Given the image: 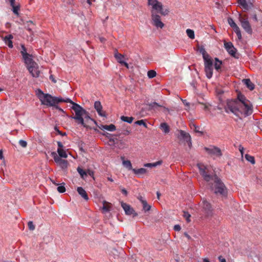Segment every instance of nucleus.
I'll list each match as a JSON object with an SVG mask.
<instances>
[{
    "mask_svg": "<svg viewBox=\"0 0 262 262\" xmlns=\"http://www.w3.org/2000/svg\"><path fill=\"white\" fill-rule=\"evenodd\" d=\"M197 166L200 174L207 182L210 190L217 196L226 197L227 189L221 179L216 174H213L209 168L204 164L198 163Z\"/></svg>",
    "mask_w": 262,
    "mask_h": 262,
    "instance_id": "f257e3e1",
    "label": "nucleus"
},
{
    "mask_svg": "<svg viewBox=\"0 0 262 262\" xmlns=\"http://www.w3.org/2000/svg\"><path fill=\"white\" fill-rule=\"evenodd\" d=\"M246 107L241 104H238L236 102H227L225 106V111L226 113H232L239 119L247 117L253 113V106L251 103L248 104Z\"/></svg>",
    "mask_w": 262,
    "mask_h": 262,
    "instance_id": "f03ea898",
    "label": "nucleus"
},
{
    "mask_svg": "<svg viewBox=\"0 0 262 262\" xmlns=\"http://www.w3.org/2000/svg\"><path fill=\"white\" fill-rule=\"evenodd\" d=\"M36 95L41 104L49 106H55V104L59 102H72V100L69 98L64 99L61 97H53L50 94L43 93L39 89L38 90Z\"/></svg>",
    "mask_w": 262,
    "mask_h": 262,
    "instance_id": "7ed1b4c3",
    "label": "nucleus"
},
{
    "mask_svg": "<svg viewBox=\"0 0 262 262\" xmlns=\"http://www.w3.org/2000/svg\"><path fill=\"white\" fill-rule=\"evenodd\" d=\"M72 104L71 108L75 112V116L71 118L77 121L78 124H81L83 127H87L88 125L84 123L83 116L85 114V110L80 105L73 102H70Z\"/></svg>",
    "mask_w": 262,
    "mask_h": 262,
    "instance_id": "20e7f679",
    "label": "nucleus"
},
{
    "mask_svg": "<svg viewBox=\"0 0 262 262\" xmlns=\"http://www.w3.org/2000/svg\"><path fill=\"white\" fill-rule=\"evenodd\" d=\"M148 5L152 7L151 11H154L157 13H160L164 16L168 14V11L167 10L164 11L162 4L157 0H148Z\"/></svg>",
    "mask_w": 262,
    "mask_h": 262,
    "instance_id": "39448f33",
    "label": "nucleus"
},
{
    "mask_svg": "<svg viewBox=\"0 0 262 262\" xmlns=\"http://www.w3.org/2000/svg\"><path fill=\"white\" fill-rule=\"evenodd\" d=\"M25 63L27 64V68L33 77H39L40 71L38 70V66L33 59H32V61Z\"/></svg>",
    "mask_w": 262,
    "mask_h": 262,
    "instance_id": "423d86ee",
    "label": "nucleus"
},
{
    "mask_svg": "<svg viewBox=\"0 0 262 262\" xmlns=\"http://www.w3.org/2000/svg\"><path fill=\"white\" fill-rule=\"evenodd\" d=\"M201 206L202 208V211L206 216H209L212 215L213 209L209 202L205 199H203Z\"/></svg>",
    "mask_w": 262,
    "mask_h": 262,
    "instance_id": "0eeeda50",
    "label": "nucleus"
},
{
    "mask_svg": "<svg viewBox=\"0 0 262 262\" xmlns=\"http://www.w3.org/2000/svg\"><path fill=\"white\" fill-rule=\"evenodd\" d=\"M153 25L157 28H162L164 24L161 21L160 16L154 11H151Z\"/></svg>",
    "mask_w": 262,
    "mask_h": 262,
    "instance_id": "6e6552de",
    "label": "nucleus"
},
{
    "mask_svg": "<svg viewBox=\"0 0 262 262\" xmlns=\"http://www.w3.org/2000/svg\"><path fill=\"white\" fill-rule=\"evenodd\" d=\"M239 20L241 23V26L245 31L247 33L251 34L252 33V29L247 19L241 17L239 18Z\"/></svg>",
    "mask_w": 262,
    "mask_h": 262,
    "instance_id": "1a4fd4ad",
    "label": "nucleus"
},
{
    "mask_svg": "<svg viewBox=\"0 0 262 262\" xmlns=\"http://www.w3.org/2000/svg\"><path fill=\"white\" fill-rule=\"evenodd\" d=\"M227 102H236L238 104H241L243 106H248V104L251 103L250 101L246 99V98L242 94H238L237 96V100H228Z\"/></svg>",
    "mask_w": 262,
    "mask_h": 262,
    "instance_id": "9d476101",
    "label": "nucleus"
},
{
    "mask_svg": "<svg viewBox=\"0 0 262 262\" xmlns=\"http://www.w3.org/2000/svg\"><path fill=\"white\" fill-rule=\"evenodd\" d=\"M121 206L123 208L125 213L127 215H133V217L136 216L138 215V214L135 212L134 209L130 207V205L127 204L126 203L121 202Z\"/></svg>",
    "mask_w": 262,
    "mask_h": 262,
    "instance_id": "9b49d317",
    "label": "nucleus"
},
{
    "mask_svg": "<svg viewBox=\"0 0 262 262\" xmlns=\"http://www.w3.org/2000/svg\"><path fill=\"white\" fill-rule=\"evenodd\" d=\"M224 47L228 53L232 56L235 57L236 49L234 47L233 44L231 42H225Z\"/></svg>",
    "mask_w": 262,
    "mask_h": 262,
    "instance_id": "f8f14e48",
    "label": "nucleus"
},
{
    "mask_svg": "<svg viewBox=\"0 0 262 262\" xmlns=\"http://www.w3.org/2000/svg\"><path fill=\"white\" fill-rule=\"evenodd\" d=\"M178 138L180 140H183L185 142L188 143L189 145L191 144V138L188 133H187L182 130H180L179 131V135H178Z\"/></svg>",
    "mask_w": 262,
    "mask_h": 262,
    "instance_id": "ddd939ff",
    "label": "nucleus"
},
{
    "mask_svg": "<svg viewBox=\"0 0 262 262\" xmlns=\"http://www.w3.org/2000/svg\"><path fill=\"white\" fill-rule=\"evenodd\" d=\"M178 138L180 140H183L185 142L188 143L189 145L191 144V138L188 133H187L182 130H180L179 131V135H178Z\"/></svg>",
    "mask_w": 262,
    "mask_h": 262,
    "instance_id": "4468645a",
    "label": "nucleus"
},
{
    "mask_svg": "<svg viewBox=\"0 0 262 262\" xmlns=\"http://www.w3.org/2000/svg\"><path fill=\"white\" fill-rule=\"evenodd\" d=\"M51 155L53 157L54 161L57 163L59 164L62 168H65L67 167L68 163L67 161L61 159V158L58 157L55 152H52Z\"/></svg>",
    "mask_w": 262,
    "mask_h": 262,
    "instance_id": "2eb2a0df",
    "label": "nucleus"
},
{
    "mask_svg": "<svg viewBox=\"0 0 262 262\" xmlns=\"http://www.w3.org/2000/svg\"><path fill=\"white\" fill-rule=\"evenodd\" d=\"M21 50L20 51V53L23 56V59L25 60V62H29L30 61H32V58L31 57V55L27 53V49L26 47H25L24 45H21Z\"/></svg>",
    "mask_w": 262,
    "mask_h": 262,
    "instance_id": "dca6fc26",
    "label": "nucleus"
},
{
    "mask_svg": "<svg viewBox=\"0 0 262 262\" xmlns=\"http://www.w3.org/2000/svg\"><path fill=\"white\" fill-rule=\"evenodd\" d=\"M94 108L98 115L101 117H106L105 112L102 110V106L99 101H97L94 103Z\"/></svg>",
    "mask_w": 262,
    "mask_h": 262,
    "instance_id": "f3484780",
    "label": "nucleus"
},
{
    "mask_svg": "<svg viewBox=\"0 0 262 262\" xmlns=\"http://www.w3.org/2000/svg\"><path fill=\"white\" fill-rule=\"evenodd\" d=\"M205 149L209 153L215 155L216 156L219 157L222 156L221 150L218 147H213V148H205Z\"/></svg>",
    "mask_w": 262,
    "mask_h": 262,
    "instance_id": "a211bd4d",
    "label": "nucleus"
},
{
    "mask_svg": "<svg viewBox=\"0 0 262 262\" xmlns=\"http://www.w3.org/2000/svg\"><path fill=\"white\" fill-rule=\"evenodd\" d=\"M13 38V36L12 35H9L7 36H6L4 37V40L5 42V43L10 48H12L13 47V42L12 41V39Z\"/></svg>",
    "mask_w": 262,
    "mask_h": 262,
    "instance_id": "6ab92c4d",
    "label": "nucleus"
},
{
    "mask_svg": "<svg viewBox=\"0 0 262 262\" xmlns=\"http://www.w3.org/2000/svg\"><path fill=\"white\" fill-rule=\"evenodd\" d=\"M77 190L79 194L85 200L88 201L89 200L88 195L85 190L82 187H78Z\"/></svg>",
    "mask_w": 262,
    "mask_h": 262,
    "instance_id": "aec40b11",
    "label": "nucleus"
},
{
    "mask_svg": "<svg viewBox=\"0 0 262 262\" xmlns=\"http://www.w3.org/2000/svg\"><path fill=\"white\" fill-rule=\"evenodd\" d=\"M243 82L249 90H253L254 89V84L250 79H244L243 80Z\"/></svg>",
    "mask_w": 262,
    "mask_h": 262,
    "instance_id": "412c9836",
    "label": "nucleus"
},
{
    "mask_svg": "<svg viewBox=\"0 0 262 262\" xmlns=\"http://www.w3.org/2000/svg\"><path fill=\"white\" fill-rule=\"evenodd\" d=\"M34 26V24L33 22L31 20L27 21L26 23L25 28H26V29L27 30H28L30 32L31 35H33L32 30L33 28L32 26Z\"/></svg>",
    "mask_w": 262,
    "mask_h": 262,
    "instance_id": "4be33fe9",
    "label": "nucleus"
},
{
    "mask_svg": "<svg viewBox=\"0 0 262 262\" xmlns=\"http://www.w3.org/2000/svg\"><path fill=\"white\" fill-rule=\"evenodd\" d=\"M160 128L162 130L165 134H168L170 131L169 126L165 122L161 123Z\"/></svg>",
    "mask_w": 262,
    "mask_h": 262,
    "instance_id": "5701e85b",
    "label": "nucleus"
},
{
    "mask_svg": "<svg viewBox=\"0 0 262 262\" xmlns=\"http://www.w3.org/2000/svg\"><path fill=\"white\" fill-rule=\"evenodd\" d=\"M135 174L137 175H142L145 174L147 172V170L144 168H141L139 169L133 168L132 170Z\"/></svg>",
    "mask_w": 262,
    "mask_h": 262,
    "instance_id": "b1692460",
    "label": "nucleus"
},
{
    "mask_svg": "<svg viewBox=\"0 0 262 262\" xmlns=\"http://www.w3.org/2000/svg\"><path fill=\"white\" fill-rule=\"evenodd\" d=\"M205 67H213L212 60L209 57L203 58Z\"/></svg>",
    "mask_w": 262,
    "mask_h": 262,
    "instance_id": "393cba45",
    "label": "nucleus"
},
{
    "mask_svg": "<svg viewBox=\"0 0 262 262\" xmlns=\"http://www.w3.org/2000/svg\"><path fill=\"white\" fill-rule=\"evenodd\" d=\"M205 71L206 73V76L208 78H211L213 74V67H205Z\"/></svg>",
    "mask_w": 262,
    "mask_h": 262,
    "instance_id": "a878e982",
    "label": "nucleus"
},
{
    "mask_svg": "<svg viewBox=\"0 0 262 262\" xmlns=\"http://www.w3.org/2000/svg\"><path fill=\"white\" fill-rule=\"evenodd\" d=\"M83 120L84 119L85 120V121L84 122V123H85L86 124L88 123L89 121H91L94 122L95 124H97V122L94 119H92L90 117L89 113L88 112H86V111H85V114H84V116H83Z\"/></svg>",
    "mask_w": 262,
    "mask_h": 262,
    "instance_id": "bb28decb",
    "label": "nucleus"
},
{
    "mask_svg": "<svg viewBox=\"0 0 262 262\" xmlns=\"http://www.w3.org/2000/svg\"><path fill=\"white\" fill-rule=\"evenodd\" d=\"M114 56L118 62L121 64L123 63L124 55L119 53H116Z\"/></svg>",
    "mask_w": 262,
    "mask_h": 262,
    "instance_id": "cd10ccee",
    "label": "nucleus"
},
{
    "mask_svg": "<svg viewBox=\"0 0 262 262\" xmlns=\"http://www.w3.org/2000/svg\"><path fill=\"white\" fill-rule=\"evenodd\" d=\"M142 204L143 206V209L145 212L150 210L151 206L147 204L146 200H142Z\"/></svg>",
    "mask_w": 262,
    "mask_h": 262,
    "instance_id": "c85d7f7f",
    "label": "nucleus"
},
{
    "mask_svg": "<svg viewBox=\"0 0 262 262\" xmlns=\"http://www.w3.org/2000/svg\"><path fill=\"white\" fill-rule=\"evenodd\" d=\"M57 152L59 155L58 157H59L60 158L61 157L66 158L68 157L66 151L62 148H58Z\"/></svg>",
    "mask_w": 262,
    "mask_h": 262,
    "instance_id": "c756f323",
    "label": "nucleus"
},
{
    "mask_svg": "<svg viewBox=\"0 0 262 262\" xmlns=\"http://www.w3.org/2000/svg\"><path fill=\"white\" fill-rule=\"evenodd\" d=\"M162 163V161H158L156 162L152 163H146L144 165L145 167H156L157 166L160 165Z\"/></svg>",
    "mask_w": 262,
    "mask_h": 262,
    "instance_id": "7c9ffc66",
    "label": "nucleus"
},
{
    "mask_svg": "<svg viewBox=\"0 0 262 262\" xmlns=\"http://www.w3.org/2000/svg\"><path fill=\"white\" fill-rule=\"evenodd\" d=\"M222 64V61L220 60L217 58H215L214 68L217 71L221 69Z\"/></svg>",
    "mask_w": 262,
    "mask_h": 262,
    "instance_id": "2f4dec72",
    "label": "nucleus"
},
{
    "mask_svg": "<svg viewBox=\"0 0 262 262\" xmlns=\"http://www.w3.org/2000/svg\"><path fill=\"white\" fill-rule=\"evenodd\" d=\"M234 29L235 33L236 34L237 37L239 39H242V34L239 28L236 25L235 27L232 28Z\"/></svg>",
    "mask_w": 262,
    "mask_h": 262,
    "instance_id": "473e14b6",
    "label": "nucleus"
},
{
    "mask_svg": "<svg viewBox=\"0 0 262 262\" xmlns=\"http://www.w3.org/2000/svg\"><path fill=\"white\" fill-rule=\"evenodd\" d=\"M123 165H124V167H125L128 170H133V168H132V165L131 162H130V161H129V160H124L123 161Z\"/></svg>",
    "mask_w": 262,
    "mask_h": 262,
    "instance_id": "72a5a7b5",
    "label": "nucleus"
},
{
    "mask_svg": "<svg viewBox=\"0 0 262 262\" xmlns=\"http://www.w3.org/2000/svg\"><path fill=\"white\" fill-rule=\"evenodd\" d=\"M77 170L81 178H84V177L87 176V172L81 167H78Z\"/></svg>",
    "mask_w": 262,
    "mask_h": 262,
    "instance_id": "f704fd0d",
    "label": "nucleus"
},
{
    "mask_svg": "<svg viewBox=\"0 0 262 262\" xmlns=\"http://www.w3.org/2000/svg\"><path fill=\"white\" fill-rule=\"evenodd\" d=\"M121 119L124 122L131 123L134 120V118L132 117H126L123 116L121 117Z\"/></svg>",
    "mask_w": 262,
    "mask_h": 262,
    "instance_id": "c9c22d12",
    "label": "nucleus"
},
{
    "mask_svg": "<svg viewBox=\"0 0 262 262\" xmlns=\"http://www.w3.org/2000/svg\"><path fill=\"white\" fill-rule=\"evenodd\" d=\"M105 129L110 132H113L116 130V126L113 124H110L108 125H105Z\"/></svg>",
    "mask_w": 262,
    "mask_h": 262,
    "instance_id": "e433bc0d",
    "label": "nucleus"
},
{
    "mask_svg": "<svg viewBox=\"0 0 262 262\" xmlns=\"http://www.w3.org/2000/svg\"><path fill=\"white\" fill-rule=\"evenodd\" d=\"M199 50L200 53L202 54L203 58L209 57V55L206 53V51H205V49H204V47H200L199 49Z\"/></svg>",
    "mask_w": 262,
    "mask_h": 262,
    "instance_id": "4c0bfd02",
    "label": "nucleus"
},
{
    "mask_svg": "<svg viewBox=\"0 0 262 262\" xmlns=\"http://www.w3.org/2000/svg\"><path fill=\"white\" fill-rule=\"evenodd\" d=\"M186 33L187 36L191 39L194 38V32L192 30L188 29L186 30Z\"/></svg>",
    "mask_w": 262,
    "mask_h": 262,
    "instance_id": "58836bf2",
    "label": "nucleus"
},
{
    "mask_svg": "<svg viewBox=\"0 0 262 262\" xmlns=\"http://www.w3.org/2000/svg\"><path fill=\"white\" fill-rule=\"evenodd\" d=\"M245 158L248 161L250 162L252 164H254L255 162L254 157L250 156L248 154H246L245 155Z\"/></svg>",
    "mask_w": 262,
    "mask_h": 262,
    "instance_id": "ea45409f",
    "label": "nucleus"
},
{
    "mask_svg": "<svg viewBox=\"0 0 262 262\" xmlns=\"http://www.w3.org/2000/svg\"><path fill=\"white\" fill-rule=\"evenodd\" d=\"M238 3L245 9H248V5L247 4L246 0H238Z\"/></svg>",
    "mask_w": 262,
    "mask_h": 262,
    "instance_id": "a19ab883",
    "label": "nucleus"
},
{
    "mask_svg": "<svg viewBox=\"0 0 262 262\" xmlns=\"http://www.w3.org/2000/svg\"><path fill=\"white\" fill-rule=\"evenodd\" d=\"M156 72L154 70H149L147 72V76L149 78H152L156 76Z\"/></svg>",
    "mask_w": 262,
    "mask_h": 262,
    "instance_id": "79ce46f5",
    "label": "nucleus"
},
{
    "mask_svg": "<svg viewBox=\"0 0 262 262\" xmlns=\"http://www.w3.org/2000/svg\"><path fill=\"white\" fill-rule=\"evenodd\" d=\"M11 7L13 8V13L15 14L18 15H19L18 11L20 9V6L19 5H17V6L13 5V6H11Z\"/></svg>",
    "mask_w": 262,
    "mask_h": 262,
    "instance_id": "37998d69",
    "label": "nucleus"
},
{
    "mask_svg": "<svg viewBox=\"0 0 262 262\" xmlns=\"http://www.w3.org/2000/svg\"><path fill=\"white\" fill-rule=\"evenodd\" d=\"M135 123L139 125H142L146 128L147 127L146 123L144 122L143 120H138L135 122Z\"/></svg>",
    "mask_w": 262,
    "mask_h": 262,
    "instance_id": "c03bdc74",
    "label": "nucleus"
},
{
    "mask_svg": "<svg viewBox=\"0 0 262 262\" xmlns=\"http://www.w3.org/2000/svg\"><path fill=\"white\" fill-rule=\"evenodd\" d=\"M228 23L231 28H233L236 25L233 19L231 18H228Z\"/></svg>",
    "mask_w": 262,
    "mask_h": 262,
    "instance_id": "a18cd8bd",
    "label": "nucleus"
},
{
    "mask_svg": "<svg viewBox=\"0 0 262 262\" xmlns=\"http://www.w3.org/2000/svg\"><path fill=\"white\" fill-rule=\"evenodd\" d=\"M19 144L20 146H21L22 147L25 148L27 146V142L23 140H20L19 141Z\"/></svg>",
    "mask_w": 262,
    "mask_h": 262,
    "instance_id": "49530a36",
    "label": "nucleus"
},
{
    "mask_svg": "<svg viewBox=\"0 0 262 262\" xmlns=\"http://www.w3.org/2000/svg\"><path fill=\"white\" fill-rule=\"evenodd\" d=\"M57 191L60 193H63L66 191V188L64 186H59L57 188Z\"/></svg>",
    "mask_w": 262,
    "mask_h": 262,
    "instance_id": "de8ad7c7",
    "label": "nucleus"
},
{
    "mask_svg": "<svg viewBox=\"0 0 262 262\" xmlns=\"http://www.w3.org/2000/svg\"><path fill=\"white\" fill-rule=\"evenodd\" d=\"M28 226L30 230H33L35 229V226L33 225L32 222L30 221L28 223Z\"/></svg>",
    "mask_w": 262,
    "mask_h": 262,
    "instance_id": "09e8293b",
    "label": "nucleus"
},
{
    "mask_svg": "<svg viewBox=\"0 0 262 262\" xmlns=\"http://www.w3.org/2000/svg\"><path fill=\"white\" fill-rule=\"evenodd\" d=\"M183 216L186 219V220L188 222H190V220H189V218L190 217V214H189L188 212H184Z\"/></svg>",
    "mask_w": 262,
    "mask_h": 262,
    "instance_id": "8fccbe9b",
    "label": "nucleus"
},
{
    "mask_svg": "<svg viewBox=\"0 0 262 262\" xmlns=\"http://www.w3.org/2000/svg\"><path fill=\"white\" fill-rule=\"evenodd\" d=\"M53 107L57 109V110H58L60 112H62V113H63L64 115H66V112L61 108H60V107H59L58 105H57V104H55V106H53Z\"/></svg>",
    "mask_w": 262,
    "mask_h": 262,
    "instance_id": "3c124183",
    "label": "nucleus"
},
{
    "mask_svg": "<svg viewBox=\"0 0 262 262\" xmlns=\"http://www.w3.org/2000/svg\"><path fill=\"white\" fill-rule=\"evenodd\" d=\"M103 210L105 211H108L110 210V206L109 205H104L102 208Z\"/></svg>",
    "mask_w": 262,
    "mask_h": 262,
    "instance_id": "603ef678",
    "label": "nucleus"
},
{
    "mask_svg": "<svg viewBox=\"0 0 262 262\" xmlns=\"http://www.w3.org/2000/svg\"><path fill=\"white\" fill-rule=\"evenodd\" d=\"M150 106L152 107H155V106H159V107H162V106L161 105H159L158 103H157V102H153V103H151L150 104Z\"/></svg>",
    "mask_w": 262,
    "mask_h": 262,
    "instance_id": "864d4df0",
    "label": "nucleus"
},
{
    "mask_svg": "<svg viewBox=\"0 0 262 262\" xmlns=\"http://www.w3.org/2000/svg\"><path fill=\"white\" fill-rule=\"evenodd\" d=\"M173 229L175 231H180L181 230V227L179 225H176L173 227Z\"/></svg>",
    "mask_w": 262,
    "mask_h": 262,
    "instance_id": "5fc2aeb1",
    "label": "nucleus"
},
{
    "mask_svg": "<svg viewBox=\"0 0 262 262\" xmlns=\"http://www.w3.org/2000/svg\"><path fill=\"white\" fill-rule=\"evenodd\" d=\"M86 172H87V175L89 174V176L93 177V176H94V172L93 171L89 169Z\"/></svg>",
    "mask_w": 262,
    "mask_h": 262,
    "instance_id": "6e6d98bb",
    "label": "nucleus"
},
{
    "mask_svg": "<svg viewBox=\"0 0 262 262\" xmlns=\"http://www.w3.org/2000/svg\"><path fill=\"white\" fill-rule=\"evenodd\" d=\"M239 150L242 156H243V154H244V148L242 145H239Z\"/></svg>",
    "mask_w": 262,
    "mask_h": 262,
    "instance_id": "4d7b16f0",
    "label": "nucleus"
},
{
    "mask_svg": "<svg viewBox=\"0 0 262 262\" xmlns=\"http://www.w3.org/2000/svg\"><path fill=\"white\" fill-rule=\"evenodd\" d=\"M218 258L220 262H226L225 258H223L222 256H219Z\"/></svg>",
    "mask_w": 262,
    "mask_h": 262,
    "instance_id": "13d9d810",
    "label": "nucleus"
},
{
    "mask_svg": "<svg viewBox=\"0 0 262 262\" xmlns=\"http://www.w3.org/2000/svg\"><path fill=\"white\" fill-rule=\"evenodd\" d=\"M121 191L122 193L124 194L125 196L127 195V191L125 188H122Z\"/></svg>",
    "mask_w": 262,
    "mask_h": 262,
    "instance_id": "bf43d9fd",
    "label": "nucleus"
},
{
    "mask_svg": "<svg viewBox=\"0 0 262 262\" xmlns=\"http://www.w3.org/2000/svg\"><path fill=\"white\" fill-rule=\"evenodd\" d=\"M57 145L58 146V148H62L63 147V145L61 142H57Z\"/></svg>",
    "mask_w": 262,
    "mask_h": 262,
    "instance_id": "052dcab7",
    "label": "nucleus"
},
{
    "mask_svg": "<svg viewBox=\"0 0 262 262\" xmlns=\"http://www.w3.org/2000/svg\"><path fill=\"white\" fill-rule=\"evenodd\" d=\"M123 63H121V64L124 65V66H125L127 69H128V68H129L128 64L127 62H125V61H123Z\"/></svg>",
    "mask_w": 262,
    "mask_h": 262,
    "instance_id": "680f3d73",
    "label": "nucleus"
},
{
    "mask_svg": "<svg viewBox=\"0 0 262 262\" xmlns=\"http://www.w3.org/2000/svg\"><path fill=\"white\" fill-rule=\"evenodd\" d=\"M15 0H9L11 6H13V5H15Z\"/></svg>",
    "mask_w": 262,
    "mask_h": 262,
    "instance_id": "e2e57ef3",
    "label": "nucleus"
},
{
    "mask_svg": "<svg viewBox=\"0 0 262 262\" xmlns=\"http://www.w3.org/2000/svg\"><path fill=\"white\" fill-rule=\"evenodd\" d=\"M124 135H128L130 134V131L128 130H126L124 131V133H123Z\"/></svg>",
    "mask_w": 262,
    "mask_h": 262,
    "instance_id": "0e129e2a",
    "label": "nucleus"
},
{
    "mask_svg": "<svg viewBox=\"0 0 262 262\" xmlns=\"http://www.w3.org/2000/svg\"><path fill=\"white\" fill-rule=\"evenodd\" d=\"M50 79L51 80H52V81L54 83H56V80L53 78V75H51V76H50Z\"/></svg>",
    "mask_w": 262,
    "mask_h": 262,
    "instance_id": "69168bd1",
    "label": "nucleus"
},
{
    "mask_svg": "<svg viewBox=\"0 0 262 262\" xmlns=\"http://www.w3.org/2000/svg\"><path fill=\"white\" fill-rule=\"evenodd\" d=\"M98 127L101 130L105 129V125H100V126H98Z\"/></svg>",
    "mask_w": 262,
    "mask_h": 262,
    "instance_id": "338daca9",
    "label": "nucleus"
},
{
    "mask_svg": "<svg viewBox=\"0 0 262 262\" xmlns=\"http://www.w3.org/2000/svg\"><path fill=\"white\" fill-rule=\"evenodd\" d=\"M184 235L188 239H190L191 237L188 235V234L186 232L184 233Z\"/></svg>",
    "mask_w": 262,
    "mask_h": 262,
    "instance_id": "774afa93",
    "label": "nucleus"
}]
</instances>
